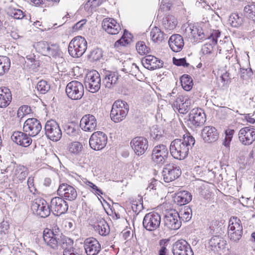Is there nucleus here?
<instances>
[{
	"label": "nucleus",
	"instance_id": "nucleus-1",
	"mask_svg": "<svg viewBox=\"0 0 255 255\" xmlns=\"http://www.w3.org/2000/svg\"><path fill=\"white\" fill-rule=\"evenodd\" d=\"M194 138L190 135L184 137L183 139H175L170 145L171 155L175 159L183 160L188 155L190 148L194 145Z\"/></svg>",
	"mask_w": 255,
	"mask_h": 255
},
{
	"label": "nucleus",
	"instance_id": "nucleus-2",
	"mask_svg": "<svg viewBox=\"0 0 255 255\" xmlns=\"http://www.w3.org/2000/svg\"><path fill=\"white\" fill-rule=\"evenodd\" d=\"M87 42L84 37L77 36L73 38L68 46V52L73 57H80L85 52Z\"/></svg>",
	"mask_w": 255,
	"mask_h": 255
},
{
	"label": "nucleus",
	"instance_id": "nucleus-3",
	"mask_svg": "<svg viewBox=\"0 0 255 255\" xmlns=\"http://www.w3.org/2000/svg\"><path fill=\"white\" fill-rule=\"evenodd\" d=\"M129 110L128 104L122 100L115 101L113 105L110 117L115 123L123 121L127 115Z\"/></svg>",
	"mask_w": 255,
	"mask_h": 255
},
{
	"label": "nucleus",
	"instance_id": "nucleus-4",
	"mask_svg": "<svg viewBox=\"0 0 255 255\" xmlns=\"http://www.w3.org/2000/svg\"><path fill=\"white\" fill-rule=\"evenodd\" d=\"M228 235L231 241L237 243L243 236V226L237 217H232L229 222Z\"/></svg>",
	"mask_w": 255,
	"mask_h": 255
},
{
	"label": "nucleus",
	"instance_id": "nucleus-5",
	"mask_svg": "<svg viewBox=\"0 0 255 255\" xmlns=\"http://www.w3.org/2000/svg\"><path fill=\"white\" fill-rule=\"evenodd\" d=\"M85 85L91 93L98 91L101 87V78L99 73L96 70L88 72L85 78Z\"/></svg>",
	"mask_w": 255,
	"mask_h": 255
},
{
	"label": "nucleus",
	"instance_id": "nucleus-6",
	"mask_svg": "<svg viewBox=\"0 0 255 255\" xmlns=\"http://www.w3.org/2000/svg\"><path fill=\"white\" fill-rule=\"evenodd\" d=\"M66 93L70 99L73 100H80L84 95L83 85L79 81H72L67 85Z\"/></svg>",
	"mask_w": 255,
	"mask_h": 255
},
{
	"label": "nucleus",
	"instance_id": "nucleus-7",
	"mask_svg": "<svg viewBox=\"0 0 255 255\" xmlns=\"http://www.w3.org/2000/svg\"><path fill=\"white\" fill-rule=\"evenodd\" d=\"M45 134L48 138L57 141L62 137V131L59 124L54 120L48 121L44 127Z\"/></svg>",
	"mask_w": 255,
	"mask_h": 255
},
{
	"label": "nucleus",
	"instance_id": "nucleus-8",
	"mask_svg": "<svg viewBox=\"0 0 255 255\" xmlns=\"http://www.w3.org/2000/svg\"><path fill=\"white\" fill-rule=\"evenodd\" d=\"M43 240L45 243L51 248L56 249L58 246L62 248L63 244L67 243V239L62 237L59 235L56 234L51 231L48 230L44 231Z\"/></svg>",
	"mask_w": 255,
	"mask_h": 255
},
{
	"label": "nucleus",
	"instance_id": "nucleus-9",
	"mask_svg": "<svg viewBox=\"0 0 255 255\" xmlns=\"http://www.w3.org/2000/svg\"><path fill=\"white\" fill-rule=\"evenodd\" d=\"M161 222L160 215L156 212H152L146 214L142 221L144 228L148 231H153L160 226Z\"/></svg>",
	"mask_w": 255,
	"mask_h": 255
},
{
	"label": "nucleus",
	"instance_id": "nucleus-10",
	"mask_svg": "<svg viewBox=\"0 0 255 255\" xmlns=\"http://www.w3.org/2000/svg\"><path fill=\"white\" fill-rule=\"evenodd\" d=\"M168 156L169 152L167 146L164 144H158L152 150L151 159L156 164L162 165L166 162Z\"/></svg>",
	"mask_w": 255,
	"mask_h": 255
},
{
	"label": "nucleus",
	"instance_id": "nucleus-11",
	"mask_svg": "<svg viewBox=\"0 0 255 255\" xmlns=\"http://www.w3.org/2000/svg\"><path fill=\"white\" fill-rule=\"evenodd\" d=\"M162 174L164 181L168 183L178 178L181 174V171L177 165L169 163L164 166Z\"/></svg>",
	"mask_w": 255,
	"mask_h": 255
},
{
	"label": "nucleus",
	"instance_id": "nucleus-12",
	"mask_svg": "<svg viewBox=\"0 0 255 255\" xmlns=\"http://www.w3.org/2000/svg\"><path fill=\"white\" fill-rule=\"evenodd\" d=\"M108 137L107 135L102 131L94 132L89 139L90 147L95 150H100L103 149L107 143Z\"/></svg>",
	"mask_w": 255,
	"mask_h": 255
},
{
	"label": "nucleus",
	"instance_id": "nucleus-13",
	"mask_svg": "<svg viewBox=\"0 0 255 255\" xmlns=\"http://www.w3.org/2000/svg\"><path fill=\"white\" fill-rule=\"evenodd\" d=\"M31 210L34 214L41 218L48 217L50 214V207L43 199H37L33 202Z\"/></svg>",
	"mask_w": 255,
	"mask_h": 255
},
{
	"label": "nucleus",
	"instance_id": "nucleus-14",
	"mask_svg": "<svg viewBox=\"0 0 255 255\" xmlns=\"http://www.w3.org/2000/svg\"><path fill=\"white\" fill-rule=\"evenodd\" d=\"M50 212L56 216L64 214L68 209V204L63 198L60 197L53 198L50 202Z\"/></svg>",
	"mask_w": 255,
	"mask_h": 255
},
{
	"label": "nucleus",
	"instance_id": "nucleus-15",
	"mask_svg": "<svg viewBox=\"0 0 255 255\" xmlns=\"http://www.w3.org/2000/svg\"><path fill=\"white\" fill-rule=\"evenodd\" d=\"M164 225L168 230H177L181 225L180 215L175 211L166 213L163 219Z\"/></svg>",
	"mask_w": 255,
	"mask_h": 255
},
{
	"label": "nucleus",
	"instance_id": "nucleus-16",
	"mask_svg": "<svg viewBox=\"0 0 255 255\" xmlns=\"http://www.w3.org/2000/svg\"><path fill=\"white\" fill-rule=\"evenodd\" d=\"M23 131L27 133L29 136H35L42 129L40 122L35 118H29L24 123Z\"/></svg>",
	"mask_w": 255,
	"mask_h": 255
},
{
	"label": "nucleus",
	"instance_id": "nucleus-17",
	"mask_svg": "<svg viewBox=\"0 0 255 255\" xmlns=\"http://www.w3.org/2000/svg\"><path fill=\"white\" fill-rule=\"evenodd\" d=\"M239 139L245 145L252 144L255 140V128L247 127L242 128L239 131Z\"/></svg>",
	"mask_w": 255,
	"mask_h": 255
},
{
	"label": "nucleus",
	"instance_id": "nucleus-18",
	"mask_svg": "<svg viewBox=\"0 0 255 255\" xmlns=\"http://www.w3.org/2000/svg\"><path fill=\"white\" fill-rule=\"evenodd\" d=\"M173 255H194L190 245L184 240H179L172 245Z\"/></svg>",
	"mask_w": 255,
	"mask_h": 255
},
{
	"label": "nucleus",
	"instance_id": "nucleus-19",
	"mask_svg": "<svg viewBox=\"0 0 255 255\" xmlns=\"http://www.w3.org/2000/svg\"><path fill=\"white\" fill-rule=\"evenodd\" d=\"M130 145L135 153L138 155H143L148 147L147 139L142 136H137L130 141Z\"/></svg>",
	"mask_w": 255,
	"mask_h": 255
},
{
	"label": "nucleus",
	"instance_id": "nucleus-20",
	"mask_svg": "<svg viewBox=\"0 0 255 255\" xmlns=\"http://www.w3.org/2000/svg\"><path fill=\"white\" fill-rule=\"evenodd\" d=\"M58 194L69 201H74L77 197L76 189L68 184H61L57 190Z\"/></svg>",
	"mask_w": 255,
	"mask_h": 255
},
{
	"label": "nucleus",
	"instance_id": "nucleus-21",
	"mask_svg": "<svg viewBox=\"0 0 255 255\" xmlns=\"http://www.w3.org/2000/svg\"><path fill=\"white\" fill-rule=\"evenodd\" d=\"M80 126L85 131L92 132L96 129L97 126V119L93 115H85L80 121Z\"/></svg>",
	"mask_w": 255,
	"mask_h": 255
},
{
	"label": "nucleus",
	"instance_id": "nucleus-22",
	"mask_svg": "<svg viewBox=\"0 0 255 255\" xmlns=\"http://www.w3.org/2000/svg\"><path fill=\"white\" fill-rule=\"evenodd\" d=\"M84 247L87 255H97L101 249L100 244L94 238L86 239L84 242Z\"/></svg>",
	"mask_w": 255,
	"mask_h": 255
},
{
	"label": "nucleus",
	"instance_id": "nucleus-23",
	"mask_svg": "<svg viewBox=\"0 0 255 255\" xmlns=\"http://www.w3.org/2000/svg\"><path fill=\"white\" fill-rule=\"evenodd\" d=\"M192 102V100L188 96H179L174 103V106L180 113L184 114L191 109Z\"/></svg>",
	"mask_w": 255,
	"mask_h": 255
},
{
	"label": "nucleus",
	"instance_id": "nucleus-24",
	"mask_svg": "<svg viewBox=\"0 0 255 255\" xmlns=\"http://www.w3.org/2000/svg\"><path fill=\"white\" fill-rule=\"evenodd\" d=\"M102 27L108 34L111 35L117 34L121 30L119 23L112 18H105L102 21Z\"/></svg>",
	"mask_w": 255,
	"mask_h": 255
},
{
	"label": "nucleus",
	"instance_id": "nucleus-25",
	"mask_svg": "<svg viewBox=\"0 0 255 255\" xmlns=\"http://www.w3.org/2000/svg\"><path fill=\"white\" fill-rule=\"evenodd\" d=\"M189 120L195 127H200L206 121L205 114L200 108L193 109L190 113Z\"/></svg>",
	"mask_w": 255,
	"mask_h": 255
},
{
	"label": "nucleus",
	"instance_id": "nucleus-26",
	"mask_svg": "<svg viewBox=\"0 0 255 255\" xmlns=\"http://www.w3.org/2000/svg\"><path fill=\"white\" fill-rule=\"evenodd\" d=\"M208 248L215 253L220 254L227 245L226 241L221 236H214L208 242Z\"/></svg>",
	"mask_w": 255,
	"mask_h": 255
},
{
	"label": "nucleus",
	"instance_id": "nucleus-27",
	"mask_svg": "<svg viewBox=\"0 0 255 255\" xmlns=\"http://www.w3.org/2000/svg\"><path fill=\"white\" fill-rule=\"evenodd\" d=\"M201 134L204 141L207 143L214 142L219 138L217 129L212 126L205 127L202 130Z\"/></svg>",
	"mask_w": 255,
	"mask_h": 255
},
{
	"label": "nucleus",
	"instance_id": "nucleus-28",
	"mask_svg": "<svg viewBox=\"0 0 255 255\" xmlns=\"http://www.w3.org/2000/svg\"><path fill=\"white\" fill-rule=\"evenodd\" d=\"M141 62L145 68L150 70L161 68L163 64L161 60L151 55L145 56L142 59Z\"/></svg>",
	"mask_w": 255,
	"mask_h": 255
},
{
	"label": "nucleus",
	"instance_id": "nucleus-29",
	"mask_svg": "<svg viewBox=\"0 0 255 255\" xmlns=\"http://www.w3.org/2000/svg\"><path fill=\"white\" fill-rule=\"evenodd\" d=\"M170 49L175 52H180L183 48L184 41L183 37L178 34L171 35L168 40Z\"/></svg>",
	"mask_w": 255,
	"mask_h": 255
},
{
	"label": "nucleus",
	"instance_id": "nucleus-30",
	"mask_svg": "<svg viewBox=\"0 0 255 255\" xmlns=\"http://www.w3.org/2000/svg\"><path fill=\"white\" fill-rule=\"evenodd\" d=\"M27 133L25 132L15 131L11 136V139L17 144L24 147L28 146L31 143L32 139Z\"/></svg>",
	"mask_w": 255,
	"mask_h": 255
},
{
	"label": "nucleus",
	"instance_id": "nucleus-31",
	"mask_svg": "<svg viewBox=\"0 0 255 255\" xmlns=\"http://www.w3.org/2000/svg\"><path fill=\"white\" fill-rule=\"evenodd\" d=\"M119 77V74L117 72L107 71L103 81L106 88H113L117 84Z\"/></svg>",
	"mask_w": 255,
	"mask_h": 255
},
{
	"label": "nucleus",
	"instance_id": "nucleus-32",
	"mask_svg": "<svg viewBox=\"0 0 255 255\" xmlns=\"http://www.w3.org/2000/svg\"><path fill=\"white\" fill-rule=\"evenodd\" d=\"M12 99L11 92L8 88L3 87L0 89V107L5 108L11 102Z\"/></svg>",
	"mask_w": 255,
	"mask_h": 255
},
{
	"label": "nucleus",
	"instance_id": "nucleus-33",
	"mask_svg": "<svg viewBox=\"0 0 255 255\" xmlns=\"http://www.w3.org/2000/svg\"><path fill=\"white\" fill-rule=\"evenodd\" d=\"M192 199L191 194L187 191H181L178 192L175 198V202L179 206L189 203Z\"/></svg>",
	"mask_w": 255,
	"mask_h": 255
},
{
	"label": "nucleus",
	"instance_id": "nucleus-34",
	"mask_svg": "<svg viewBox=\"0 0 255 255\" xmlns=\"http://www.w3.org/2000/svg\"><path fill=\"white\" fill-rule=\"evenodd\" d=\"M244 22V17L242 15H239L237 13H232L229 16L228 23L233 27L238 28Z\"/></svg>",
	"mask_w": 255,
	"mask_h": 255
},
{
	"label": "nucleus",
	"instance_id": "nucleus-35",
	"mask_svg": "<svg viewBox=\"0 0 255 255\" xmlns=\"http://www.w3.org/2000/svg\"><path fill=\"white\" fill-rule=\"evenodd\" d=\"M95 231H98L99 234L102 236H106L110 233V228L105 220H101L98 225L94 227Z\"/></svg>",
	"mask_w": 255,
	"mask_h": 255
},
{
	"label": "nucleus",
	"instance_id": "nucleus-36",
	"mask_svg": "<svg viewBox=\"0 0 255 255\" xmlns=\"http://www.w3.org/2000/svg\"><path fill=\"white\" fill-rule=\"evenodd\" d=\"M150 35L152 41L156 42H161L166 36V35L157 27H154L151 29Z\"/></svg>",
	"mask_w": 255,
	"mask_h": 255
},
{
	"label": "nucleus",
	"instance_id": "nucleus-37",
	"mask_svg": "<svg viewBox=\"0 0 255 255\" xmlns=\"http://www.w3.org/2000/svg\"><path fill=\"white\" fill-rule=\"evenodd\" d=\"M177 24V19L172 15H168L163 19V25L167 30L174 29Z\"/></svg>",
	"mask_w": 255,
	"mask_h": 255
},
{
	"label": "nucleus",
	"instance_id": "nucleus-38",
	"mask_svg": "<svg viewBox=\"0 0 255 255\" xmlns=\"http://www.w3.org/2000/svg\"><path fill=\"white\" fill-rule=\"evenodd\" d=\"M10 67V60L6 56H0V76L7 72Z\"/></svg>",
	"mask_w": 255,
	"mask_h": 255
},
{
	"label": "nucleus",
	"instance_id": "nucleus-39",
	"mask_svg": "<svg viewBox=\"0 0 255 255\" xmlns=\"http://www.w3.org/2000/svg\"><path fill=\"white\" fill-rule=\"evenodd\" d=\"M48 52L45 56H51L55 58H61V52L60 51L58 45L55 44H50L47 48Z\"/></svg>",
	"mask_w": 255,
	"mask_h": 255
},
{
	"label": "nucleus",
	"instance_id": "nucleus-40",
	"mask_svg": "<svg viewBox=\"0 0 255 255\" xmlns=\"http://www.w3.org/2000/svg\"><path fill=\"white\" fill-rule=\"evenodd\" d=\"M62 249L64 250L63 255H82L79 249L74 248L67 242L63 244Z\"/></svg>",
	"mask_w": 255,
	"mask_h": 255
},
{
	"label": "nucleus",
	"instance_id": "nucleus-41",
	"mask_svg": "<svg viewBox=\"0 0 255 255\" xmlns=\"http://www.w3.org/2000/svg\"><path fill=\"white\" fill-rule=\"evenodd\" d=\"M180 82L182 88L187 91H190L193 87V80L191 77L188 75H183L180 78Z\"/></svg>",
	"mask_w": 255,
	"mask_h": 255
},
{
	"label": "nucleus",
	"instance_id": "nucleus-42",
	"mask_svg": "<svg viewBox=\"0 0 255 255\" xmlns=\"http://www.w3.org/2000/svg\"><path fill=\"white\" fill-rule=\"evenodd\" d=\"M28 171L26 167L22 165L17 166L15 169L14 174L19 180L22 181L28 175Z\"/></svg>",
	"mask_w": 255,
	"mask_h": 255
},
{
	"label": "nucleus",
	"instance_id": "nucleus-43",
	"mask_svg": "<svg viewBox=\"0 0 255 255\" xmlns=\"http://www.w3.org/2000/svg\"><path fill=\"white\" fill-rule=\"evenodd\" d=\"M245 15L249 19L255 21V3H251L244 7Z\"/></svg>",
	"mask_w": 255,
	"mask_h": 255
},
{
	"label": "nucleus",
	"instance_id": "nucleus-44",
	"mask_svg": "<svg viewBox=\"0 0 255 255\" xmlns=\"http://www.w3.org/2000/svg\"><path fill=\"white\" fill-rule=\"evenodd\" d=\"M36 88L40 94H45L50 89V85L45 80H40L37 84Z\"/></svg>",
	"mask_w": 255,
	"mask_h": 255
},
{
	"label": "nucleus",
	"instance_id": "nucleus-45",
	"mask_svg": "<svg viewBox=\"0 0 255 255\" xmlns=\"http://www.w3.org/2000/svg\"><path fill=\"white\" fill-rule=\"evenodd\" d=\"M49 43L44 41H41L37 42L35 45V49L37 52L40 53L43 55H45V54L48 52V47Z\"/></svg>",
	"mask_w": 255,
	"mask_h": 255
},
{
	"label": "nucleus",
	"instance_id": "nucleus-46",
	"mask_svg": "<svg viewBox=\"0 0 255 255\" xmlns=\"http://www.w3.org/2000/svg\"><path fill=\"white\" fill-rule=\"evenodd\" d=\"M83 148L82 144L78 141L72 142L69 146V151L74 154H78Z\"/></svg>",
	"mask_w": 255,
	"mask_h": 255
},
{
	"label": "nucleus",
	"instance_id": "nucleus-47",
	"mask_svg": "<svg viewBox=\"0 0 255 255\" xmlns=\"http://www.w3.org/2000/svg\"><path fill=\"white\" fill-rule=\"evenodd\" d=\"M163 131L157 126H153L150 129V136L155 140L162 137Z\"/></svg>",
	"mask_w": 255,
	"mask_h": 255
},
{
	"label": "nucleus",
	"instance_id": "nucleus-48",
	"mask_svg": "<svg viewBox=\"0 0 255 255\" xmlns=\"http://www.w3.org/2000/svg\"><path fill=\"white\" fill-rule=\"evenodd\" d=\"M136 49L137 52L140 55H144L148 53L150 48L146 46L143 41H138L136 44Z\"/></svg>",
	"mask_w": 255,
	"mask_h": 255
},
{
	"label": "nucleus",
	"instance_id": "nucleus-49",
	"mask_svg": "<svg viewBox=\"0 0 255 255\" xmlns=\"http://www.w3.org/2000/svg\"><path fill=\"white\" fill-rule=\"evenodd\" d=\"M8 13L10 16L17 19H22L24 16L21 10L14 8H9Z\"/></svg>",
	"mask_w": 255,
	"mask_h": 255
},
{
	"label": "nucleus",
	"instance_id": "nucleus-50",
	"mask_svg": "<svg viewBox=\"0 0 255 255\" xmlns=\"http://www.w3.org/2000/svg\"><path fill=\"white\" fill-rule=\"evenodd\" d=\"M217 44L216 41H210L206 43L202 47V50L205 54H210L213 50L214 47Z\"/></svg>",
	"mask_w": 255,
	"mask_h": 255
},
{
	"label": "nucleus",
	"instance_id": "nucleus-51",
	"mask_svg": "<svg viewBox=\"0 0 255 255\" xmlns=\"http://www.w3.org/2000/svg\"><path fill=\"white\" fill-rule=\"evenodd\" d=\"M131 40V34L128 31L125 30L124 33L122 37L117 41L121 45L125 46L130 43Z\"/></svg>",
	"mask_w": 255,
	"mask_h": 255
},
{
	"label": "nucleus",
	"instance_id": "nucleus-52",
	"mask_svg": "<svg viewBox=\"0 0 255 255\" xmlns=\"http://www.w3.org/2000/svg\"><path fill=\"white\" fill-rule=\"evenodd\" d=\"M185 33L188 34L189 37H191L194 39L197 38L198 34V27L189 25L185 28Z\"/></svg>",
	"mask_w": 255,
	"mask_h": 255
},
{
	"label": "nucleus",
	"instance_id": "nucleus-53",
	"mask_svg": "<svg viewBox=\"0 0 255 255\" xmlns=\"http://www.w3.org/2000/svg\"><path fill=\"white\" fill-rule=\"evenodd\" d=\"M90 58L92 61H98L102 57V50L99 48H96L94 49L91 52L90 54Z\"/></svg>",
	"mask_w": 255,
	"mask_h": 255
},
{
	"label": "nucleus",
	"instance_id": "nucleus-54",
	"mask_svg": "<svg viewBox=\"0 0 255 255\" xmlns=\"http://www.w3.org/2000/svg\"><path fill=\"white\" fill-rule=\"evenodd\" d=\"M85 184L87 186L89 187V189L91 190V191L95 194L99 195L100 194H103L102 191L93 183L89 181H86L85 182Z\"/></svg>",
	"mask_w": 255,
	"mask_h": 255
},
{
	"label": "nucleus",
	"instance_id": "nucleus-55",
	"mask_svg": "<svg viewBox=\"0 0 255 255\" xmlns=\"http://www.w3.org/2000/svg\"><path fill=\"white\" fill-rule=\"evenodd\" d=\"M173 63L174 65L178 66H182L184 67H188L189 66V64L186 62L185 58L176 59L173 57Z\"/></svg>",
	"mask_w": 255,
	"mask_h": 255
},
{
	"label": "nucleus",
	"instance_id": "nucleus-56",
	"mask_svg": "<svg viewBox=\"0 0 255 255\" xmlns=\"http://www.w3.org/2000/svg\"><path fill=\"white\" fill-rule=\"evenodd\" d=\"M27 183L30 192L33 194H35L37 190L34 184V178L33 177H29Z\"/></svg>",
	"mask_w": 255,
	"mask_h": 255
},
{
	"label": "nucleus",
	"instance_id": "nucleus-57",
	"mask_svg": "<svg viewBox=\"0 0 255 255\" xmlns=\"http://www.w3.org/2000/svg\"><path fill=\"white\" fill-rule=\"evenodd\" d=\"M65 130L67 134L69 135L74 136L77 133L76 129L71 125H67L65 127Z\"/></svg>",
	"mask_w": 255,
	"mask_h": 255
},
{
	"label": "nucleus",
	"instance_id": "nucleus-58",
	"mask_svg": "<svg viewBox=\"0 0 255 255\" xmlns=\"http://www.w3.org/2000/svg\"><path fill=\"white\" fill-rule=\"evenodd\" d=\"M251 75V70L240 68V76L243 79H248Z\"/></svg>",
	"mask_w": 255,
	"mask_h": 255
},
{
	"label": "nucleus",
	"instance_id": "nucleus-59",
	"mask_svg": "<svg viewBox=\"0 0 255 255\" xmlns=\"http://www.w3.org/2000/svg\"><path fill=\"white\" fill-rule=\"evenodd\" d=\"M191 212V210L190 211H184L183 214L181 213V216H180V218H181L184 222L189 221L192 217V214L190 213Z\"/></svg>",
	"mask_w": 255,
	"mask_h": 255
},
{
	"label": "nucleus",
	"instance_id": "nucleus-60",
	"mask_svg": "<svg viewBox=\"0 0 255 255\" xmlns=\"http://www.w3.org/2000/svg\"><path fill=\"white\" fill-rule=\"evenodd\" d=\"M220 32L219 30H214L208 37V40L216 41L217 42V38L220 37Z\"/></svg>",
	"mask_w": 255,
	"mask_h": 255
},
{
	"label": "nucleus",
	"instance_id": "nucleus-61",
	"mask_svg": "<svg viewBox=\"0 0 255 255\" xmlns=\"http://www.w3.org/2000/svg\"><path fill=\"white\" fill-rule=\"evenodd\" d=\"M105 0H89L88 4L90 6L96 7L100 5Z\"/></svg>",
	"mask_w": 255,
	"mask_h": 255
},
{
	"label": "nucleus",
	"instance_id": "nucleus-62",
	"mask_svg": "<svg viewBox=\"0 0 255 255\" xmlns=\"http://www.w3.org/2000/svg\"><path fill=\"white\" fill-rule=\"evenodd\" d=\"M87 20L85 19H82L81 20L77 22L73 26V29L74 30H78L81 29L84 25L86 24Z\"/></svg>",
	"mask_w": 255,
	"mask_h": 255
},
{
	"label": "nucleus",
	"instance_id": "nucleus-63",
	"mask_svg": "<svg viewBox=\"0 0 255 255\" xmlns=\"http://www.w3.org/2000/svg\"><path fill=\"white\" fill-rule=\"evenodd\" d=\"M131 64V69L125 68L124 69L126 70V73H130L131 72H133L136 73L137 72L139 71L138 67L134 63H132Z\"/></svg>",
	"mask_w": 255,
	"mask_h": 255
},
{
	"label": "nucleus",
	"instance_id": "nucleus-64",
	"mask_svg": "<svg viewBox=\"0 0 255 255\" xmlns=\"http://www.w3.org/2000/svg\"><path fill=\"white\" fill-rule=\"evenodd\" d=\"M35 56L33 55H29L26 56V59L28 60L30 63L33 64L34 65V67L39 66V62L35 59L34 57Z\"/></svg>",
	"mask_w": 255,
	"mask_h": 255
}]
</instances>
